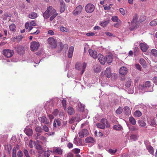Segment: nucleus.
<instances>
[{
  "label": "nucleus",
  "instance_id": "51",
  "mask_svg": "<svg viewBox=\"0 0 157 157\" xmlns=\"http://www.w3.org/2000/svg\"><path fill=\"white\" fill-rule=\"evenodd\" d=\"M117 151V150H113L110 149L109 150V152L111 154H115Z\"/></svg>",
  "mask_w": 157,
  "mask_h": 157
},
{
  "label": "nucleus",
  "instance_id": "15",
  "mask_svg": "<svg viewBox=\"0 0 157 157\" xmlns=\"http://www.w3.org/2000/svg\"><path fill=\"white\" fill-rule=\"evenodd\" d=\"M17 52L20 54H22L24 52V48L22 46L18 45L16 48Z\"/></svg>",
  "mask_w": 157,
  "mask_h": 157
},
{
  "label": "nucleus",
  "instance_id": "24",
  "mask_svg": "<svg viewBox=\"0 0 157 157\" xmlns=\"http://www.w3.org/2000/svg\"><path fill=\"white\" fill-rule=\"evenodd\" d=\"M67 112L70 115H72L75 113L73 108L71 106H69L68 107Z\"/></svg>",
  "mask_w": 157,
  "mask_h": 157
},
{
  "label": "nucleus",
  "instance_id": "61",
  "mask_svg": "<svg viewBox=\"0 0 157 157\" xmlns=\"http://www.w3.org/2000/svg\"><path fill=\"white\" fill-rule=\"evenodd\" d=\"M78 109L80 112H82L84 111V107L82 106H80Z\"/></svg>",
  "mask_w": 157,
  "mask_h": 157
},
{
  "label": "nucleus",
  "instance_id": "22",
  "mask_svg": "<svg viewBox=\"0 0 157 157\" xmlns=\"http://www.w3.org/2000/svg\"><path fill=\"white\" fill-rule=\"evenodd\" d=\"M142 113L139 110H136L133 113V116L135 117H138L142 116Z\"/></svg>",
  "mask_w": 157,
  "mask_h": 157
},
{
  "label": "nucleus",
  "instance_id": "42",
  "mask_svg": "<svg viewBox=\"0 0 157 157\" xmlns=\"http://www.w3.org/2000/svg\"><path fill=\"white\" fill-rule=\"evenodd\" d=\"M140 63L142 66H145L146 62L145 61L143 58H141L140 60Z\"/></svg>",
  "mask_w": 157,
  "mask_h": 157
},
{
  "label": "nucleus",
  "instance_id": "4",
  "mask_svg": "<svg viewBox=\"0 0 157 157\" xmlns=\"http://www.w3.org/2000/svg\"><path fill=\"white\" fill-rule=\"evenodd\" d=\"M40 46L39 42L33 41L31 43L30 49L31 51L34 52L37 51Z\"/></svg>",
  "mask_w": 157,
  "mask_h": 157
},
{
  "label": "nucleus",
  "instance_id": "37",
  "mask_svg": "<svg viewBox=\"0 0 157 157\" xmlns=\"http://www.w3.org/2000/svg\"><path fill=\"white\" fill-rule=\"evenodd\" d=\"M109 20H108L101 23L100 25L101 26L104 27L106 26V25L109 23Z\"/></svg>",
  "mask_w": 157,
  "mask_h": 157
},
{
  "label": "nucleus",
  "instance_id": "44",
  "mask_svg": "<svg viewBox=\"0 0 157 157\" xmlns=\"http://www.w3.org/2000/svg\"><path fill=\"white\" fill-rule=\"evenodd\" d=\"M151 125L155 127L156 125V123L155 122V120L154 118H152L151 119Z\"/></svg>",
  "mask_w": 157,
  "mask_h": 157
},
{
  "label": "nucleus",
  "instance_id": "33",
  "mask_svg": "<svg viewBox=\"0 0 157 157\" xmlns=\"http://www.w3.org/2000/svg\"><path fill=\"white\" fill-rule=\"evenodd\" d=\"M94 71L96 73H98L101 71L100 67L98 66H94Z\"/></svg>",
  "mask_w": 157,
  "mask_h": 157
},
{
  "label": "nucleus",
  "instance_id": "59",
  "mask_svg": "<svg viewBox=\"0 0 157 157\" xmlns=\"http://www.w3.org/2000/svg\"><path fill=\"white\" fill-rule=\"evenodd\" d=\"M59 111L58 109H56L54 110L53 114L55 116H57L59 113Z\"/></svg>",
  "mask_w": 157,
  "mask_h": 157
},
{
  "label": "nucleus",
  "instance_id": "17",
  "mask_svg": "<svg viewBox=\"0 0 157 157\" xmlns=\"http://www.w3.org/2000/svg\"><path fill=\"white\" fill-rule=\"evenodd\" d=\"M65 4L63 1L62 0L60 1V12L61 13L65 11Z\"/></svg>",
  "mask_w": 157,
  "mask_h": 157
},
{
  "label": "nucleus",
  "instance_id": "55",
  "mask_svg": "<svg viewBox=\"0 0 157 157\" xmlns=\"http://www.w3.org/2000/svg\"><path fill=\"white\" fill-rule=\"evenodd\" d=\"M78 138L76 136L74 140V143L78 146Z\"/></svg>",
  "mask_w": 157,
  "mask_h": 157
},
{
  "label": "nucleus",
  "instance_id": "35",
  "mask_svg": "<svg viewBox=\"0 0 157 157\" xmlns=\"http://www.w3.org/2000/svg\"><path fill=\"white\" fill-rule=\"evenodd\" d=\"M138 123L140 126L141 127H144L146 125V123L144 121L142 120H139L138 121Z\"/></svg>",
  "mask_w": 157,
  "mask_h": 157
},
{
  "label": "nucleus",
  "instance_id": "50",
  "mask_svg": "<svg viewBox=\"0 0 157 157\" xmlns=\"http://www.w3.org/2000/svg\"><path fill=\"white\" fill-rule=\"evenodd\" d=\"M23 152L26 157H30L28 151L26 149H25Z\"/></svg>",
  "mask_w": 157,
  "mask_h": 157
},
{
  "label": "nucleus",
  "instance_id": "5",
  "mask_svg": "<svg viewBox=\"0 0 157 157\" xmlns=\"http://www.w3.org/2000/svg\"><path fill=\"white\" fill-rule=\"evenodd\" d=\"M95 9V6L91 3L88 4L85 7V10L86 12L89 13H92Z\"/></svg>",
  "mask_w": 157,
  "mask_h": 157
},
{
  "label": "nucleus",
  "instance_id": "23",
  "mask_svg": "<svg viewBox=\"0 0 157 157\" xmlns=\"http://www.w3.org/2000/svg\"><path fill=\"white\" fill-rule=\"evenodd\" d=\"M9 28L10 31L12 32H14L16 31V26L13 23H12L10 25Z\"/></svg>",
  "mask_w": 157,
  "mask_h": 157
},
{
  "label": "nucleus",
  "instance_id": "64",
  "mask_svg": "<svg viewBox=\"0 0 157 157\" xmlns=\"http://www.w3.org/2000/svg\"><path fill=\"white\" fill-rule=\"evenodd\" d=\"M122 111V109L119 108L116 110V112L118 114H120L121 113Z\"/></svg>",
  "mask_w": 157,
  "mask_h": 157
},
{
  "label": "nucleus",
  "instance_id": "34",
  "mask_svg": "<svg viewBox=\"0 0 157 157\" xmlns=\"http://www.w3.org/2000/svg\"><path fill=\"white\" fill-rule=\"evenodd\" d=\"M22 37L21 36H16L13 38V41H20L22 39Z\"/></svg>",
  "mask_w": 157,
  "mask_h": 157
},
{
  "label": "nucleus",
  "instance_id": "63",
  "mask_svg": "<svg viewBox=\"0 0 157 157\" xmlns=\"http://www.w3.org/2000/svg\"><path fill=\"white\" fill-rule=\"evenodd\" d=\"M131 82L130 81H127L126 83L125 86L127 87H129L131 85Z\"/></svg>",
  "mask_w": 157,
  "mask_h": 157
},
{
  "label": "nucleus",
  "instance_id": "16",
  "mask_svg": "<svg viewBox=\"0 0 157 157\" xmlns=\"http://www.w3.org/2000/svg\"><path fill=\"white\" fill-rule=\"evenodd\" d=\"M140 46L141 50L144 52H146L148 48V46L146 44L141 43Z\"/></svg>",
  "mask_w": 157,
  "mask_h": 157
},
{
  "label": "nucleus",
  "instance_id": "41",
  "mask_svg": "<svg viewBox=\"0 0 157 157\" xmlns=\"http://www.w3.org/2000/svg\"><path fill=\"white\" fill-rule=\"evenodd\" d=\"M16 148L15 147H14L13 149L12 153V157H16Z\"/></svg>",
  "mask_w": 157,
  "mask_h": 157
},
{
  "label": "nucleus",
  "instance_id": "29",
  "mask_svg": "<svg viewBox=\"0 0 157 157\" xmlns=\"http://www.w3.org/2000/svg\"><path fill=\"white\" fill-rule=\"evenodd\" d=\"M105 58V61L106 60L108 63H110L112 62L113 58L111 56H108Z\"/></svg>",
  "mask_w": 157,
  "mask_h": 157
},
{
  "label": "nucleus",
  "instance_id": "60",
  "mask_svg": "<svg viewBox=\"0 0 157 157\" xmlns=\"http://www.w3.org/2000/svg\"><path fill=\"white\" fill-rule=\"evenodd\" d=\"M107 121V119L105 118H102L101 120V122L102 124H104L105 125V123Z\"/></svg>",
  "mask_w": 157,
  "mask_h": 157
},
{
  "label": "nucleus",
  "instance_id": "39",
  "mask_svg": "<svg viewBox=\"0 0 157 157\" xmlns=\"http://www.w3.org/2000/svg\"><path fill=\"white\" fill-rule=\"evenodd\" d=\"M147 149L151 154H153L154 152V150L153 148L152 147L150 146L147 147Z\"/></svg>",
  "mask_w": 157,
  "mask_h": 157
},
{
  "label": "nucleus",
  "instance_id": "56",
  "mask_svg": "<svg viewBox=\"0 0 157 157\" xmlns=\"http://www.w3.org/2000/svg\"><path fill=\"white\" fill-rule=\"evenodd\" d=\"M23 153L22 151L19 150L17 152V156L18 157H21L23 156Z\"/></svg>",
  "mask_w": 157,
  "mask_h": 157
},
{
  "label": "nucleus",
  "instance_id": "31",
  "mask_svg": "<svg viewBox=\"0 0 157 157\" xmlns=\"http://www.w3.org/2000/svg\"><path fill=\"white\" fill-rule=\"evenodd\" d=\"M111 20L114 22H121L120 20H119L118 18V17L117 16H113L111 18Z\"/></svg>",
  "mask_w": 157,
  "mask_h": 157
},
{
  "label": "nucleus",
  "instance_id": "25",
  "mask_svg": "<svg viewBox=\"0 0 157 157\" xmlns=\"http://www.w3.org/2000/svg\"><path fill=\"white\" fill-rule=\"evenodd\" d=\"M151 85L150 82L149 81H147L145 83L141 86L144 89L145 88H148L150 87Z\"/></svg>",
  "mask_w": 157,
  "mask_h": 157
},
{
  "label": "nucleus",
  "instance_id": "36",
  "mask_svg": "<svg viewBox=\"0 0 157 157\" xmlns=\"http://www.w3.org/2000/svg\"><path fill=\"white\" fill-rule=\"evenodd\" d=\"M124 109V111L126 114H128L130 113V108L128 107L125 106Z\"/></svg>",
  "mask_w": 157,
  "mask_h": 157
},
{
  "label": "nucleus",
  "instance_id": "40",
  "mask_svg": "<svg viewBox=\"0 0 157 157\" xmlns=\"http://www.w3.org/2000/svg\"><path fill=\"white\" fill-rule=\"evenodd\" d=\"M97 127L100 129H104L105 128V125L104 124H103L100 123H98L96 124Z\"/></svg>",
  "mask_w": 157,
  "mask_h": 157
},
{
  "label": "nucleus",
  "instance_id": "53",
  "mask_svg": "<svg viewBox=\"0 0 157 157\" xmlns=\"http://www.w3.org/2000/svg\"><path fill=\"white\" fill-rule=\"evenodd\" d=\"M43 129L46 132H48L49 131L48 127L45 125L43 126Z\"/></svg>",
  "mask_w": 157,
  "mask_h": 157
},
{
  "label": "nucleus",
  "instance_id": "3",
  "mask_svg": "<svg viewBox=\"0 0 157 157\" xmlns=\"http://www.w3.org/2000/svg\"><path fill=\"white\" fill-rule=\"evenodd\" d=\"M2 54L5 57L10 58L14 55V52L12 50L10 49H5L3 51Z\"/></svg>",
  "mask_w": 157,
  "mask_h": 157
},
{
  "label": "nucleus",
  "instance_id": "49",
  "mask_svg": "<svg viewBox=\"0 0 157 157\" xmlns=\"http://www.w3.org/2000/svg\"><path fill=\"white\" fill-rule=\"evenodd\" d=\"M60 30L62 32H67L68 30L67 29L63 26H61L59 28Z\"/></svg>",
  "mask_w": 157,
  "mask_h": 157
},
{
  "label": "nucleus",
  "instance_id": "48",
  "mask_svg": "<svg viewBox=\"0 0 157 157\" xmlns=\"http://www.w3.org/2000/svg\"><path fill=\"white\" fill-rule=\"evenodd\" d=\"M35 130L37 132H41L42 131V129L40 127L37 126Z\"/></svg>",
  "mask_w": 157,
  "mask_h": 157
},
{
  "label": "nucleus",
  "instance_id": "47",
  "mask_svg": "<svg viewBox=\"0 0 157 157\" xmlns=\"http://www.w3.org/2000/svg\"><path fill=\"white\" fill-rule=\"evenodd\" d=\"M58 13L57 12L53 14L52 15H51V17L50 18V20L51 21L53 20L56 17Z\"/></svg>",
  "mask_w": 157,
  "mask_h": 157
},
{
  "label": "nucleus",
  "instance_id": "12",
  "mask_svg": "<svg viewBox=\"0 0 157 157\" xmlns=\"http://www.w3.org/2000/svg\"><path fill=\"white\" fill-rule=\"evenodd\" d=\"M89 53L90 56L94 59H96L97 57V53L95 51H93L91 49L89 50Z\"/></svg>",
  "mask_w": 157,
  "mask_h": 157
},
{
  "label": "nucleus",
  "instance_id": "32",
  "mask_svg": "<svg viewBox=\"0 0 157 157\" xmlns=\"http://www.w3.org/2000/svg\"><path fill=\"white\" fill-rule=\"evenodd\" d=\"M129 121L133 125L136 124V121L135 119L132 116L129 118Z\"/></svg>",
  "mask_w": 157,
  "mask_h": 157
},
{
  "label": "nucleus",
  "instance_id": "14",
  "mask_svg": "<svg viewBox=\"0 0 157 157\" xmlns=\"http://www.w3.org/2000/svg\"><path fill=\"white\" fill-rule=\"evenodd\" d=\"M74 48L73 46H71L69 48L68 53V56L69 58H71L72 57Z\"/></svg>",
  "mask_w": 157,
  "mask_h": 157
},
{
  "label": "nucleus",
  "instance_id": "9",
  "mask_svg": "<svg viewBox=\"0 0 157 157\" xmlns=\"http://www.w3.org/2000/svg\"><path fill=\"white\" fill-rule=\"evenodd\" d=\"M98 56V58L100 63L103 65L105 64V58L104 56L101 54H99Z\"/></svg>",
  "mask_w": 157,
  "mask_h": 157
},
{
  "label": "nucleus",
  "instance_id": "27",
  "mask_svg": "<svg viewBox=\"0 0 157 157\" xmlns=\"http://www.w3.org/2000/svg\"><path fill=\"white\" fill-rule=\"evenodd\" d=\"M113 129L117 131H120L122 128V127L120 124H116L113 126Z\"/></svg>",
  "mask_w": 157,
  "mask_h": 157
},
{
  "label": "nucleus",
  "instance_id": "7",
  "mask_svg": "<svg viewBox=\"0 0 157 157\" xmlns=\"http://www.w3.org/2000/svg\"><path fill=\"white\" fill-rule=\"evenodd\" d=\"M89 133L87 129H84L80 130L78 134L79 137L82 138L86 136Z\"/></svg>",
  "mask_w": 157,
  "mask_h": 157
},
{
  "label": "nucleus",
  "instance_id": "43",
  "mask_svg": "<svg viewBox=\"0 0 157 157\" xmlns=\"http://www.w3.org/2000/svg\"><path fill=\"white\" fill-rule=\"evenodd\" d=\"M130 140L135 141L137 139V136L135 135H131L130 137Z\"/></svg>",
  "mask_w": 157,
  "mask_h": 157
},
{
  "label": "nucleus",
  "instance_id": "18",
  "mask_svg": "<svg viewBox=\"0 0 157 157\" xmlns=\"http://www.w3.org/2000/svg\"><path fill=\"white\" fill-rule=\"evenodd\" d=\"M105 75L108 78H109L111 76V69L110 68H107L105 72Z\"/></svg>",
  "mask_w": 157,
  "mask_h": 157
},
{
  "label": "nucleus",
  "instance_id": "21",
  "mask_svg": "<svg viewBox=\"0 0 157 157\" xmlns=\"http://www.w3.org/2000/svg\"><path fill=\"white\" fill-rule=\"evenodd\" d=\"M54 153H56L58 154L61 155L62 154V151L61 149L59 148H54L52 150Z\"/></svg>",
  "mask_w": 157,
  "mask_h": 157
},
{
  "label": "nucleus",
  "instance_id": "13",
  "mask_svg": "<svg viewBox=\"0 0 157 157\" xmlns=\"http://www.w3.org/2000/svg\"><path fill=\"white\" fill-rule=\"evenodd\" d=\"M35 146L36 148L38 151V153L41 154L44 151L43 150L42 147L40 144H35Z\"/></svg>",
  "mask_w": 157,
  "mask_h": 157
},
{
  "label": "nucleus",
  "instance_id": "1",
  "mask_svg": "<svg viewBox=\"0 0 157 157\" xmlns=\"http://www.w3.org/2000/svg\"><path fill=\"white\" fill-rule=\"evenodd\" d=\"M56 12V10L52 6H49L48 7L47 10L43 13V17L45 19L48 18L50 15H52Z\"/></svg>",
  "mask_w": 157,
  "mask_h": 157
},
{
  "label": "nucleus",
  "instance_id": "6",
  "mask_svg": "<svg viewBox=\"0 0 157 157\" xmlns=\"http://www.w3.org/2000/svg\"><path fill=\"white\" fill-rule=\"evenodd\" d=\"M48 44L50 45L52 48H56L57 43L53 37H49L48 39Z\"/></svg>",
  "mask_w": 157,
  "mask_h": 157
},
{
  "label": "nucleus",
  "instance_id": "30",
  "mask_svg": "<svg viewBox=\"0 0 157 157\" xmlns=\"http://www.w3.org/2000/svg\"><path fill=\"white\" fill-rule=\"evenodd\" d=\"M60 47L61 50H63L65 52L67 51L68 48V46L67 44H65L64 45L61 44L60 45Z\"/></svg>",
  "mask_w": 157,
  "mask_h": 157
},
{
  "label": "nucleus",
  "instance_id": "28",
  "mask_svg": "<svg viewBox=\"0 0 157 157\" xmlns=\"http://www.w3.org/2000/svg\"><path fill=\"white\" fill-rule=\"evenodd\" d=\"M29 17L31 19H34L37 17V14L34 12H32L29 14Z\"/></svg>",
  "mask_w": 157,
  "mask_h": 157
},
{
  "label": "nucleus",
  "instance_id": "54",
  "mask_svg": "<svg viewBox=\"0 0 157 157\" xmlns=\"http://www.w3.org/2000/svg\"><path fill=\"white\" fill-rule=\"evenodd\" d=\"M119 11L121 13V14L123 15H124L125 14V10L123 8H121L120 9Z\"/></svg>",
  "mask_w": 157,
  "mask_h": 157
},
{
  "label": "nucleus",
  "instance_id": "58",
  "mask_svg": "<svg viewBox=\"0 0 157 157\" xmlns=\"http://www.w3.org/2000/svg\"><path fill=\"white\" fill-rule=\"evenodd\" d=\"M48 117L50 120V122H51L52 119L54 118L52 114H48Z\"/></svg>",
  "mask_w": 157,
  "mask_h": 157
},
{
  "label": "nucleus",
  "instance_id": "46",
  "mask_svg": "<svg viewBox=\"0 0 157 157\" xmlns=\"http://www.w3.org/2000/svg\"><path fill=\"white\" fill-rule=\"evenodd\" d=\"M51 152H52V151L49 150H47L46 151H45L44 152L45 156H46V157H49L51 154Z\"/></svg>",
  "mask_w": 157,
  "mask_h": 157
},
{
  "label": "nucleus",
  "instance_id": "8",
  "mask_svg": "<svg viewBox=\"0 0 157 157\" xmlns=\"http://www.w3.org/2000/svg\"><path fill=\"white\" fill-rule=\"evenodd\" d=\"M83 7L81 5H79L77 6L73 12V14L77 15L80 14L82 12Z\"/></svg>",
  "mask_w": 157,
  "mask_h": 157
},
{
  "label": "nucleus",
  "instance_id": "2",
  "mask_svg": "<svg viewBox=\"0 0 157 157\" xmlns=\"http://www.w3.org/2000/svg\"><path fill=\"white\" fill-rule=\"evenodd\" d=\"M86 65L87 64L85 62L83 63L82 66V65L80 63H77L75 65V68L77 70H80L82 69L81 74H82L85 70Z\"/></svg>",
  "mask_w": 157,
  "mask_h": 157
},
{
  "label": "nucleus",
  "instance_id": "45",
  "mask_svg": "<svg viewBox=\"0 0 157 157\" xmlns=\"http://www.w3.org/2000/svg\"><path fill=\"white\" fill-rule=\"evenodd\" d=\"M29 146L30 148H33L34 145L36 144L34 141H33L32 140H30L29 142Z\"/></svg>",
  "mask_w": 157,
  "mask_h": 157
},
{
  "label": "nucleus",
  "instance_id": "52",
  "mask_svg": "<svg viewBox=\"0 0 157 157\" xmlns=\"http://www.w3.org/2000/svg\"><path fill=\"white\" fill-rule=\"evenodd\" d=\"M157 25L156 21L153 20L150 23V25L151 26H155Z\"/></svg>",
  "mask_w": 157,
  "mask_h": 157
},
{
  "label": "nucleus",
  "instance_id": "57",
  "mask_svg": "<svg viewBox=\"0 0 157 157\" xmlns=\"http://www.w3.org/2000/svg\"><path fill=\"white\" fill-rule=\"evenodd\" d=\"M76 119V118L75 117H72V118H71V119H70V120L69 121V123L70 124L73 123H74V121H75Z\"/></svg>",
  "mask_w": 157,
  "mask_h": 157
},
{
  "label": "nucleus",
  "instance_id": "26",
  "mask_svg": "<svg viewBox=\"0 0 157 157\" xmlns=\"http://www.w3.org/2000/svg\"><path fill=\"white\" fill-rule=\"evenodd\" d=\"M25 131L26 134L28 136H31L33 134V131L31 129L28 128V129H25Z\"/></svg>",
  "mask_w": 157,
  "mask_h": 157
},
{
  "label": "nucleus",
  "instance_id": "11",
  "mask_svg": "<svg viewBox=\"0 0 157 157\" xmlns=\"http://www.w3.org/2000/svg\"><path fill=\"white\" fill-rule=\"evenodd\" d=\"M119 72L121 75H124L128 72V69L125 67H122L119 69Z\"/></svg>",
  "mask_w": 157,
  "mask_h": 157
},
{
  "label": "nucleus",
  "instance_id": "10",
  "mask_svg": "<svg viewBox=\"0 0 157 157\" xmlns=\"http://www.w3.org/2000/svg\"><path fill=\"white\" fill-rule=\"evenodd\" d=\"M39 119L41 123H43L44 124H50L49 120L46 117L43 116Z\"/></svg>",
  "mask_w": 157,
  "mask_h": 157
},
{
  "label": "nucleus",
  "instance_id": "19",
  "mask_svg": "<svg viewBox=\"0 0 157 157\" xmlns=\"http://www.w3.org/2000/svg\"><path fill=\"white\" fill-rule=\"evenodd\" d=\"M61 124V122L59 119H56L54 121L53 125L54 127H56L57 126H60Z\"/></svg>",
  "mask_w": 157,
  "mask_h": 157
},
{
  "label": "nucleus",
  "instance_id": "38",
  "mask_svg": "<svg viewBox=\"0 0 157 157\" xmlns=\"http://www.w3.org/2000/svg\"><path fill=\"white\" fill-rule=\"evenodd\" d=\"M151 54L153 56H157V50L155 49H153L151 50Z\"/></svg>",
  "mask_w": 157,
  "mask_h": 157
},
{
  "label": "nucleus",
  "instance_id": "20",
  "mask_svg": "<svg viewBox=\"0 0 157 157\" xmlns=\"http://www.w3.org/2000/svg\"><path fill=\"white\" fill-rule=\"evenodd\" d=\"M94 141L95 140L94 139L91 137H87L85 139V142L86 143L93 144Z\"/></svg>",
  "mask_w": 157,
  "mask_h": 157
},
{
  "label": "nucleus",
  "instance_id": "62",
  "mask_svg": "<svg viewBox=\"0 0 157 157\" xmlns=\"http://www.w3.org/2000/svg\"><path fill=\"white\" fill-rule=\"evenodd\" d=\"M40 32V31L38 30H37L35 32H33V33H31L30 34L33 35H37Z\"/></svg>",
  "mask_w": 157,
  "mask_h": 157
}]
</instances>
